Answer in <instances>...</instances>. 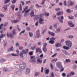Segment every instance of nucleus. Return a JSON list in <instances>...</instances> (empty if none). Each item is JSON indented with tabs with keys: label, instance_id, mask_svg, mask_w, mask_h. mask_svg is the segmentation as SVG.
Segmentation results:
<instances>
[{
	"label": "nucleus",
	"instance_id": "1",
	"mask_svg": "<svg viewBox=\"0 0 77 77\" xmlns=\"http://www.w3.org/2000/svg\"><path fill=\"white\" fill-rule=\"evenodd\" d=\"M13 34H8V33H7V36H8V37H10L11 38H13L14 36H13L14 35H15V29H14L12 31Z\"/></svg>",
	"mask_w": 77,
	"mask_h": 77
},
{
	"label": "nucleus",
	"instance_id": "2",
	"mask_svg": "<svg viewBox=\"0 0 77 77\" xmlns=\"http://www.w3.org/2000/svg\"><path fill=\"white\" fill-rule=\"evenodd\" d=\"M47 45V43H43V47L42 50L45 53H46L47 51V48H46V46Z\"/></svg>",
	"mask_w": 77,
	"mask_h": 77
},
{
	"label": "nucleus",
	"instance_id": "3",
	"mask_svg": "<svg viewBox=\"0 0 77 77\" xmlns=\"http://www.w3.org/2000/svg\"><path fill=\"white\" fill-rule=\"evenodd\" d=\"M67 46L71 47L72 46V43L71 42L69 41H67L65 42Z\"/></svg>",
	"mask_w": 77,
	"mask_h": 77
},
{
	"label": "nucleus",
	"instance_id": "4",
	"mask_svg": "<svg viewBox=\"0 0 77 77\" xmlns=\"http://www.w3.org/2000/svg\"><path fill=\"white\" fill-rule=\"evenodd\" d=\"M31 59H32V61L31 62L35 63H36V60H35V57L34 56H32L31 57Z\"/></svg>",
	"mask_w": 77,
	"mask_h": 77
},
{
	"label": "nucleus",
	"instance_id": "5",
	"mask_svg": "<svg viewBox=\"0 0 77 77\" xmlns=\"http://www.w3.org/2000/svg\"><path fill=\"white\" fill-rule=\"evenodd\" d=\"M69 24L71 27H74V25L72 23V22L71 21H69Z\"/></svg>",
	"mask_w": 77,
	"mask_h": 77
},
{
	"label": "nucleus",
	"instance_id": "6",
	"mask_svg": "<svg viewBox=\"0 0 77 77\" xmlns=\"http://www.w3.org/2000/svg\"><path fill=\"white\" fill-rule=\"evenodd\" d=\"M61 19H60V17H58L57 19L59 20V21L60 23H63V16H62L61 17Z\"/></svg>",
	"mask_w": 77,
	"mask_h": 77
},
{
	"label": "nucleus",
	"instance_id": "7",
	"mask_svg": "<svg viewBox=\"0 0 77 77\" xmlns=\"http://www.w3.org/2000/svg\"><path fill=\"white\" fill-rule=\"evenodd\" d=\"M29 51V49H26L25 50H23L22 51V52L23 53H24V54H26Z\"/></svg>",
	"mask_w": 77,
	"mask_h": 77
},
{
	"label": "nucleus",
	"instance_id": "8",
	"mask_svg": "<svg viewBox=\"0 0 77 77\" xmlns=\"http://www.w3.org/2000/svg\"><path fill=\"white\" fill-rule=\"evenodd\" d=\"M44 19L40 18L39 21V23H40V24H44V22H43L44 21Z\"/></svg>",
	"mask_w": 77,
	"mask_h": 77
},
{
	"label": "nucleus",
	"instance_id": "9",
	"mask_svg": "<svg viewBox=\"0 0 77 77\" xmlns=\"http://www.w3.org/2000/svg\"><path fill=\"white\" fill-rule=\"evenodd\" d=\"M74 3L73 2H72L71 1H69L68 2V5H69V6H72L74 5Z\"/></svg>",
	"mask_w": 77,
	"mask_h": 77
},
{
	"label": "nucleus",
	"instance_id": "10",
	"mask_svg": "<svg viewBox=\"0 0 77 77\" xmlns=\"http://www.w3.org/2000/svg\"><path fill=\"white\" fill-rule=\"evenodd\" d=\"M36 34L38 38L39 37V36L40 35V34H39V30H38L37 32H36Z\"/></svg>",
	"mask_w": 77,
	"mask_h": 77
},
{
	"label": "nucleus",
	"instance_id": "11",
	"mask_svg": "<svg viewBox=\"0 0 77 77\" xmlns=\"http://www.w3.org/2000/svg\"><path fill=\"white\" fill-rule=\"evenodd\" d=\"M48 33L49 35H51L52 36H54V35H55V33L52 32L50 31H48Z\"/></svg>",
	"mask_w": 77,
	"mask_h": 77
},
{
	"label": "nucleus",
	"instance_id": "12",
	"mask_svg": "<svg viewBox=\"0 0 77 77\" xmlns=\"http://www.w3.org/2000/svg\"><path fill=\"white\" fill-rule=\"evenodd\" d=\"M31 17H34L35 15L34 14V10H32L31 11V12L30 14Z\"/></svg>",
	"mask_w": 77,
	"mask_h": 77
},
{
	"label": "nucleus",
	"instance_id": "13",
	"mask_svg": "<svg viewBox=\"0 0 77 77\" xmlns=\"http://www.w3.org/2000/svg\"><path fill=\"white\" fill-rule=\"evenodd\" d=\"M37 62L40 63H42V60H41V58H38L37 59Z\"/></svg>",
	"mask_w": 77,
	"mask_h": 77
},
{
	"label": "nucleus",
	"instance_id": "14",
	"mask_svg": "<svg viewBox=\"0 0 77 77\" xmlns=\"http://www.w3.org/2000/svg\"><path fill=\"white\" fill-rule=\"evenodd\" d=\"M61 44L59 43H57L55 45V46L56 47H61Z\"/></svg>",
	"mask_w": 77,
	"mask_h": 77
},
{
	"label": "nucleus",
	"instance_id": "15",
	"mask_svg": "<svg viewBox=\"0 0 77 77\" xmlns=\"http://www.w3.org/2000/svg\"><path fill=\"white\" fill-rule=\"evenodd\" d=\"M18 21L19 20H16L11 21V22L13 24H14V23H17Z\"/></svg>",
	"mask_w": 77,
	"mask_h": 77
},
{
	"label": "nucleus",
	"instance_id": "16",
	"mask_svg": "<svg viewBox=\"0 0 77 77\" xmlns=\"http://www.w3.org/2000/svg\"><path fill=\"white\" fill-rule=\"evenodd\" d=\"M57 15H58V16L59 15H62L63 14V12H57L56 14Z\"/></svg>",
	"mask_w": 77,
	"mask_h": 77
},
{
	"label": "nucleus",
	"instance_id": "17",
	"mask_svg": "<svg viewBox=\"0 0 77 77\" xmlns=\"http://www.w3.org/2000/svg\"><path fill=\"white\" fill-rule=\"evenodd\" d=\"M74 74H75V73H74V72H70V74L68 75V76H71V75H74Z\"/></svg>",
	"mask_w": 77,
	"mask_h": 77
},
{
	"label": "nucleus",
	"instance_id": "18",
	"mask_svg": "<svg viewBox=\"0 0 77 77\" xmlns=\"http://www.w3.org/2000/svg\"><path fill=\"white\" fill-rule=\"evenodd\" d=\"M63 48L64 49V50H69V48L67 47L66 46H63Z\"/></svg>",
	"mask_w": 77,
	"mask_h": 77
},
{
	"label": "nucleus",
	"instance_id": "19",
	"mask_svg": "<svg viewBox=\"0 0 77 77\" xmlns=\"http://www.w3.org/2000/svg\"><path fill=\"white\" fill-rule=\"evenodd\" d=\"M61 64L60 62H58L56 63V65L57 67H59V66Z\"/></svg>",
	"mask_w": 77,
	"mask_h": 77
},
{
	"label": "nucleus",
	"instance_id": "20",
	"mask_svg": "<svg viewBox=\"0 0 77 77\" xmlns=\"http://www.w3.org/2000/svg\"><path fill=\"white\" fill-rule=\"evenodd\" d=\"M14 50V49L13 48V46H11L10 48L8 51H13Z\"/></svg>",
	"mask_w": 77,
	"mask_h": 77
},
{
	"label": "nucleus",
	"instance_id": "21",
	"mask_svg": "<svg viewBox=\"0 0 77 77\" xmlns=\"http://www.w3.org/2000/svg\"><path fill=\"white\" fill-rule=\"evenodd\" d=\"M41 49L39 48H37L36 49V53H38L39 51H40Z\"/></svg>",
	"mask_w": 77,
	"mask_h": 77
},
{
	"label": "nucleus",
	"instance_id": "22",
	"mask_svg": "<svg viewBox=\"0 0 77 77\" xmlns=\"http://www.w3.org/2000/svg\"><path fill=\"white\" fill-rule=\"evenodd\" d=\"M36 47V46L34 45L33 47L31 48V50H34L35 49Z\"/></svg>",
	"mask_w": 77,
	"mask_h": 77
},
{
	"label": "nucleus",
	"instance_id": "23",
	"mask_svg": "<svg viewBox=\"0 0 77 77\" xmlns=\"http://www.w3.org/2000/svg\"><path fill=\"white\" fill-rule=\"evenodd\" d=\"M49 43L50 44H53L54 43V41L51 40L49 41Z\"/></svg>",
	"mask_w": 77,
	"mask_h": 77
},
{
	"label": "nucleus",
	"instance_id": "24",
	"mask_svg": "<svg viewBox=\"0 0 77 77\" xmlns=\"http://www.w3.org/2000/svg\"><path fill=\"white\" fill-rule=\"evenodd\" d=\"M23 66V65L22 64H20L19 66L20 68H21L22 69H24V66Z\"/></svg>",
	"mask_w": 77,
	"mask_h": 77
},
{
	"label": "nucleus",
	"instance_id": "25",
	"mask_svg": "<svg viewBox=\"0 0 77 77\" xmlns=\"http://www.w3.org/2000/svg\"><path fill=\"white\" fill-rule=\"evenodd\" d=\"M29 35L30 37H33V33H32L31 32H29Z\"/></svg>",
	"mask_w": 77,
	"mask_h": 77
},
{
	"label": "nucleus",
	"instance_id": "26",
	"mask_svg": "<svg viewBox=\"0 0 77 77\" xmlns=\"http://www.w3.org/2000/svg\"><path fill=\"white\" fill-rule=\"evenodd\" d=\"M71 61V60L69 59H66L65 60L66 62H70V61Z\"/></svg>",
	"mask_w": 77,
	"mask_h": 77
},
{
	"label": "nucleus",
	"instance_id": "27",
	"mask_svg": "<svg viewBox=\"0 0 77 77\" xmlns=\"http://www.w3.org/2000/svg\"><path fill=\"white\" fill-rule=\"evenodd\" d=\"M66 11L67 12V13H68L69 14L71 13V10L69 9H67Z\"/></svg>",
	"mask_w": 77,
	"mask_h": 77
},
{
	"label": "nucleus",
	"instance_id": "28",
	"mask_svg": "<svg viewBox=\"0 0 77 77\" xmlns=\"http://www.w3.org/2000/svg\"><path fill=\"white\" fill-rule=\"evenodd\" d=\"M29 72H30V69H26V74H28V73H29Z\"/></svg>",
	"mask_w": 77,
	"mask_h": 77
},
{
	"label": "nucleus",
	"instance_id": "29",
	"mask_svg": "<svg viewBox=\"0 0 77 77\" xmlns=\"http://www.w3.org/2000/svg\"><path fill=\"white\" fill-rule=\"evenodd\" d=\"M54 76V73H53V72H52L50 74V77H53Z\"/></svg>",
	"mask_w": 77,
	"mask_h": 77
},
{
	"label": "nucleus",
	"instance_id": "30",
	"mask_svg": "<svg viewBox=\"0 0 77 77\" xmlns=\"http://www.w3.org/2000/svg\"><path fill=\"white\" fill-rule=\"evenodd\" d=\"M19 56L21 57H23V54L22 53H20L19 54Z\"/></svg>",
	"mask_w": 77,
	"mask_h": 77
},
{
	"label": "nucleus",
	"instance_id": "31",
	"mask_svg": "<svg viewBox=\"0 0 77 77\" xmlns=\"http://www.w3.org/2000/svg\"><path fill=\"white\" fill-rule=\"evenodd\" d=\"M8 6H9V5H5L4 6V8L5 11H6V10L7 9V7H8Z\"/></svg>",
	"mask_w": 77,
	"mask_h": 77
},
{
	"label": "nucleus",
	"instance_id": "32",
	"mask_svg": "<svg viewBox=\"0 0 77 77\" xmlns=\"http://www.w3.org/2000/svg\"><path fill=\"white\" fill-rule=\"evenodd\" d=\"M45 15L46 16V17H48V16H49V15H50V14H49V13H47L45 12Z\"/></svg>",
	"mask_w": 77,
	"mask_h": 77
},
{
	"label": "nucleus",
	"instance_id": "33",
	"mask_svg": "<svg viewBox=\"0 0 77 77\" xmlns=\"http://www.w3.org/2000/svg\"><path fill=\"white\" fill-rule=\"evenodd\" d=\"M30 9H29L26 11H25V12L26 14H27V13H28V12H30Z\"/></svg>",
	"mask_w": 77,
	"mask_h": 77
},
{
	"label": "nucleus",
	"instance_id": "34",
	"mask_svg": "<svg viewBox=\"0 0 77 77\" xmlns=\"http://www.w3.org/2000/svg\"><path fill=\"white\" fill-rule=\"evenodd\" d=\"M60 32V28H58L57 29V31L55 32V33H59Z\"/></svg>",
	"mask_w": 77,
	"mask_h": 77
},
{
	"label": "nucleus",
	"instance_id": "35",
	"mask_svg": "<svg viewBox=\"0 0 77 77\" xmlns=\"http://www.w3.org/2000/svg\"><path fill=\"white\" fill-rule=\"evenodd\" d=\"M11 8L12 9L13 11H14L15 8V5H11Z\"/></svg>",
	"mask_w": 77,
	"mask_h": 77
},
{
	"label": "nucleus",
	"instance_id": "36",
	"mask_svg": "<svg viewBox=\"0 0 77 77\" xmlns=\"http://www.w3.org/2000/svg\"><path fill=\"white\" fill-rule=\"evenodd\" d=\"M38 15H36L35 16V17L34 18V20H36L37 19H38Z\"/></svg>",
	"mask_w": 77,
	"mask_h": 77
},
{
	"label": "nucleus",
	"instance_id": "37",
	"mask_svg": "<svg viewBox=\"0 0 77 77\" xmlns=\"http://www.w3.org/2000/svg\"><path fill=\"white\" fill-rule=\"evenodd\" d=\"M17 16L19 18H21V16L20 15V13H19L17 14Z\"/></svg>",
	"mask_w": 77,
	"mask_h": 77
},
{
	"label": "nucleus",
	"instance_id": "38",
	"mask_svg": "<svg viewBox=\"0 0 77 77\" xmlns=\"http://www.w3.org/2000/svg\"><path fill=\"white\" fill-rule=\"evenodd\" d=\"M50 66L51 69H54V68L53 67V64H50Z\"/></svg>",
	"mask_w": 77,
	"mask_h": 77
},
{
	"label": "nucleus",
	"instance_id": "39",
	"mask_svg": "<svg viewBox=\"0 0 77 77\" xmlns=\"http://www.w3.org/2000/svg\"><path fill=\"white\" fill-rule=\"evenodd\" d=\"M28 9V6H26V8L24 9V11L22 12V13H24V11H26V9Z\"/></svg>",
	"mask_w": 77,
	"mask_h": 77
},
{
	"label": "nucleus",
	"instance_id": "40",
	"mask_svg": "<svg viewBox=\"0 0 77 77\" xmlns=\"http://www.w3.org/2000/svg\"><path fill=\"white\" fill-rule=\"evenodd\" d=\"M39 73L36 72L35 73V76H38V75H39Z\"/></svg>",
	"mask_w": 77,
	"mask_h": 77
},
{
	"label": "nucleus",
	"instance_id": "41",
	"mask_svg": "<svg viewBox=\"0 0 77 77\" xmlns=\"http://www.w3.org/2000/svg\"><path fill=\"white\" fill-rule=\"evenodd\" d=\"M65 54H66V55H67L68 56H69V53H68V52L65 51Z\"/></svg>",
	"mask_w": 77,
	"mask_h": 77
},
{
	"label": "nucleus",
	"instance_id": "42",
	"mask_svg": "<svg viewBox=\"0 0 77 77\" xmlns=\"http://www.w3.org/2000/svg\"><path fill=\"white\" fill-rule=\"evenodd\" d=\"M10 2V0H5V3H9Z\"/></svg>",
	"mask_w": 77,
	"mask_h": 77
},
{
	"label": "nucleus",
	"instance_id": "43",
	"mask_svg": "<svg viewBox=\"0 0 77 77\" xmlns=\"http://www.w3.org/2000/svg\"><path fill=\"white\" fill-rule=\"evenodd\" d=\"M8 71V69L6 68H5L3 69V71H5V72H7Z\"/></svg>",
	"mask_w": 77,
	"mask_h": 77
},
{
	"label": "nucleus",
	"instance_id": "44",
	"mask_svg": "<svg viewBox=\"0 0 77 77\" xmlns=\"http://www.w3.org/2000/svg\"><path fill=\"white\" fill-rule=\"evenodd\" d=\"M20 2L21 3L22 5H24L25 3H24V1H21Z\"/></svg>",
	"mask_w": 77,
	"mask_h": 77
},
{
	"label": "nucleus",
	"instance_id": "45",
	"mask_svg": "<svg viewBox=\"0 0 77 77\" xmlns=\"http://www.w3.org/2000/svg\"><path fill=\"white\" fill-rule=\"evenodd\" d=\"M17 0H14L13 1H12V3H13V4H14V3H15L16 2V1H17Z\"/></svg>",
	"mask_w": 77,
	"mask_h": 77
},
{
	"label": "nucleus",
	"instance_id": "46",
	"mask_svg": "<svg viewBox=\"0 0 77 77\" xmlns=\"http://www.w3.org/2000/svg\"><path fill=\"white\" fill-rule=\"evenodd\" d=\"M68 17L69 18L71 19V20L74 19V17L72 16H69Z\"/></svg>",
	"mask_w": 77,
	"mask_h": 77
},
{
	"label": "nucleus",
	"instance_id": "47",
	"mask_svg": "<svg viewBox=\"0 0 77 77\" xmlns=\"http://www.w3.org/2000/svg\"><path fill=\"white\" fill-rule=\"evenodd\" d=\"M56 55H57V53H55L54 55L52 56L51 57H54L56 56Z\"/></svg>",
	"mask_w": 77,
	"mask_h": 77
},
{
	"label": "nucleus",
	"instance_id": "48",
	"mask_svg": "<svg viewBox=\"0 0 77 77\" xmlns=\"http://www.w3.org/2000/svg\"><path fill=\"white\" fill-rule=\"evenodd\" d=\"M20 11H22V6H21V4H20Z\"/></svg>",
	"mask_w": 77,
	"mask_h": 77
},
{
	"label": "nucleus",
	"instance_id": "49",
	"mask_svg": "<svg viewBox=\"0 0 77 77\" xmlns=\"http://www.w3.org/2000/svg\"><path fill=\"white\" fill-rule=\"evenodd\" d=\"M58 68L60 69H61V68H62L63 67H62V65L61 64L59 66V67H58Z\"/></svg>",
	"mask_w": 77,
	"mask_h": 77
},
{
	"label": "nucleus",
	"instance_id": "50",
	"mask_svg": "<svg viewBox=\"0 0 77 77\" xmlns=\"http://www.w3.org/2000/svg\"><path fill=\"white\" fill-rule=\"evenodd\" d=\"M43 71H44V67H42L41 68V72H43Z\"/></svg>",
	"mask_w": 77,
	"mask_h": 77
},
{
	"label": "nucleus",
	"instance_id": "51",
	"mask_svg": "<svg viewBox=\"0 0 77 77\" xmlns=\"http://www.w3.org/2000/svg\"><path fill=\"white\" fill-rule=\"evenodd\" d=\"M49 72V70L47 69L46 70L45 73L46 74H48Z\"/></svg>",
	"mask_w": 77,
	"mask_h": 77
},
{
	"label": "nucleus",
	"instance_id": "52",
	"mask_svg": "<svg viewBox=\"0 0 77 77\" xmlns=\"http://www.w3.org/2000/svg\"><path fill=\"white\" fill-rule=\"evenodd\" d=\"M0 17H3L4 15L2 13H0Z\"/></svg>",
	"mask_w": 77,
	"mask_h": 77
},
{
	"label": "nucleus",
	"instance_id": "53",
	"mask_svg": "<svg viewBox=\"0 0 77 77\" xmlns=\"http://www.w3.org/2000/svg\"><path fill=\"white\" fill-rule=\"evenodd\" d=\"M1 60L2 61V62H5L6 61V60L5 59H4L3 58H2L1 59Z\"/></svg>",
	"mask_w": 77,
	"mask_h": 77
},
{
	"label": "nucleus",
	"instance_id": "54",
	"mask_svg": "<svg viewBox=\"0 0 77 77\" xmlns=\"http://www.w3.org/2000/svg\"><path fill=\"white\" fill-rule=\"evenodd\" d=\"M62 75L63 77H65L66 76V74L65 73H62Z\"/></svg>",
	"mask_w": 77,
	"mask_h": 77
},
{
	"label": "nucleus",
	"instance_id": "55",
	"mask_svg": "<svg viewBox=\"0 0 77 77\" xmlns=\"http://www.w3.org/2000/svg\"><path fill=\"white\" fill-rule=\"evenodd\" d=\"M55 11H57V12H58V11H60V8H56L55 9Z\"/></svg>",
	"mask_w": 77,
	"mask_h": 77
},
{
	"label": "nucleus",
	"instance_id": "56",
	"mask_svg": "<svg viewBox=\"0 0 77 77\" xmlns=\"http://www.w3.org/2000/svg\"><path fill=\"white\" fill-rule=\"evenodd\" d=\"M64 6H66V1H64Z\"/></svg>",
	"mask_w": 77,
	"mask_h": 77
},
{
	"label": "nucleus",
	"instance_id": "57",
	"mask_svg": "<svg viewBox=\"0 0 77 77\" xmlns=\"http://www.w3.org/2000/svg\"><path fill=\"white\" fill-rule=\"evenodd\" d=\"M57 60V58L55 59H54L52 60V62H53V61H54V62H56V61Z\"/></svg>",
	"mask_w": 77,
	"mask_h": 77
},
{
	"label": "nucleus",
	"instance_id": "58",
	"mask_svg": "<svg viewBox=\"0 0 77 77\" xmlns=\"http://www.w3.org/2000/svg\"><path fill=\"white\" fill-rule=\"evenodd\" d=\"M44 14H41L39 15L40 17H43V16H44Z\"/></svg>",
	"mask_w": 77,
	"mask_h": 77
},
{
	"label": "nucleus",
	"instance_id": "59",
	"mask_svg": "<svg viewBox=\"0 0 77 77\" xmlns=\"http://www.w3.org/2000/svg\"><path fill=\"white\" fill-rule=\"evenodd\" d=\"M8 22H5V23L4 26H7V25H8Z\"/></svg>",
	"mask_w": 77,
	"mask_h": 77
},
{
	"label": "nucleus",
	"instance_id": "60",
	"mask_svg": "<svg viewBox=\"0 0 77 77\" xmlns=\"http://www.w3.org/2000/svg\"><path fill=\"white\" fill-rule=\"evenodd\" d=\"M0 38H3V34H2L0 36Z\"/></svg>",
	"mask_w": 77,
	"mask_h": 77
},
{
	"label": "nucleus",
	"instance_id": "61",
	"mask_svg": "<svg viewBox=\"0 0 77 77\" xmlns=\"http://www.w3.org/2000/svg\"><path fill=\"white\" fill-rule=\"evenodd\" d=\"M17 30L19 31H20V28L19 27V26L18 25H17Z\"/></svg>",
	"mask_w": 77,
	"mask_h": 77
},
{
	"label": "nucleus",
	"instance_id": "62",
	"mask_svg": "<svg viewBox=\"0 0 77 77\" xmlns=\"http://www.w3.org/2000/svg\"><path fill=\"white\" fill-rule=\"evenodd\" d=\"M50 40H55L56 39V38H54L53 37H52L50 38Z\"/></svg>",
	"mask_w": 77,
	"mask_h": 77
},
{
	"label": "nucleus",
	"instance_id": "63",
	"mask_svg": "<svg viewBox=\"0 0 77 77\" xmlns=\"http://www.w3.org/2000/svg\"><path fill=\"white\" fill-rule=\"evenodd\" d=\"M24 32H25V30H23V31H22L21 32H20V35L21 33H24Z\"/></svg>",
	"mask_w": 77,
	"mask_h": 77
},
{
	"label": "nucleus",
	"instance_id": "64",
	"mask_svg": "<svg viewBox=\"0 0 77 77\" xmlns=\"http://www.w3.org/2000/svg\"><path fill=\"white\" fill-rule=\"evenodd\" d=\"M69 38H71V39H72V38H73V36L72 35H70L68 37Z\"/></svg>",
	"mask_w": 77,
	"mask_h": 77
}]
</instances>
